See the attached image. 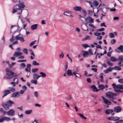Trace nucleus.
I'll return each instance as SVG.
<instances>
[{
  "label": "nucleus",
  "instance_id": "nucleus-1",
  "mask_svg": "<svg viewBox=\"0 0 123 123\" xmlns=\"http://www.w3.org/2000/svg\"><path fill=\"white\" fill-rule=\"evenodd\" d=\"M110 59L111 61L113 62H115L119 60L118 65L120 67H122L123 66V56H119L118 57V59L116 58L114 56H111Z\"/></svg>",
  "mask_w": 123,
  "mask_h": 123
},
{
  "label": "nucleus",
  "instance_id": "nucleus-2",
  "mask_svg": "<svg viewBox=\"0 0 123 123\" xmlns=\"http://www.w3.org/2000/svg\"><path fill=\"white\" fill-rule=\"evenodd\" d=\"M112 86L115 92L118 93L123 92V90H121L123 89V85L119 84L116 85L115 83H113L112 84Z\"/></svg>",
  "mask_w": 123,
  "mask_h": 123
},
{
  "label": "nucleus",
  "instance_id": "nucleus-3",
  "mask_svg": "<svg viewBox=\"0 0 123 123\" xmlns=\"http://www.w3.org/2000/svg\"><path fill=\"white\" fill-rule=\"evenodd\" d=\"M6 74L7 76L6 77L5 76L4 77V79H10L12 78L14 74V73L10 70L8 68H6Z\"/></svg>",
  "mask_w": 123,
  "mask_h": 123
},
{
  "label": "nucleus",
  "instance_id": "nucleus-4",
  "mask_svg": "<svg viewBox=\"0 0 123 123\" xmlns=\"http://www.w3.org/2000/svg\"><path fill=\"white\" fill-rule=\"evenodd\" d=\"M14 103L11 100H9L6 103H2V106L6 110H7L9 109V107L11 106Z\"/></svg>",
  "mask_w": 123,
  "mask_h": 123
},
{
  "label": "nucleus",
  "instance_id": "nucleus-5",
  "mask_svg": "<svg viewBox=\"0 0 123 123\" xmlns=\"http://www.w3.org/2000/svg\"><path fill=\"white\" fill-rule=\"evenodd\" d=\"M18 5V10L21 11L20 12L17 13V14L20 15L22 14V11L24 10V8L25 7V6L24 4L23 3H19L18 5H16V6Z\"/></svg>",
  "mask_w": 123,
  "mask_h": 123
},
{
  "label": "nucleus",
  "instance_id": "nucleus-6",
  "mask_svg": "<svg viewBox=\"0 0 123 123\" xmlns=\"http://www.w3.org/2000/svg\"><path fill=\"white\" fill-rule=\"evenodd\" d=\"M106 96L111 99H114L116 98L117 96L116 93H113L111 92H108L105 93Z\"/></svg>",
  "mask_w": 123,
  "mask_h": 123
},
{
  "label": "nucleus",
  "instance_id": "nucleus-7",
  "mask_svg": "<svg viewBox=\"0 0 123 123\" xmlns=\"http://www.w3.org/2000/svg\"><path fill=\"white\" fill-rule=\"evenodd\" d=\"M94 19L90 17H88L85 19V21H86L85 25L86 26L87 24L89 23H94Z\"/></svg>",
  "mask_w": 123,
  "mask_h": 123
},
{
  "label": "nucleus",
  "instance_id": "nucleus-8",
  "mask_svg": "<svg viewBox=\"0 0 123 123\" xmlns=\"http://www.w3.org/2000/svg\"><path fill=\"white\" fill-rule=\"evenodd\" d=\"M1 118H0V123L3 122L5 121L8 122L10 121L11 120L10 118L5 116H1Z\"/></svg>",
  "mask_w": 123,
  "mask_h": 123
},
{
  "label": "nucleus",
  "instance_id": "nucleus-9",
  "mask_svg": "<svg viewBox=\"0 0 123 123\" xmlns=\"http://www.w3.org/2000/svg\"><path fill=\"white\" fill-rule=\"evenodd\" d=\"M102 98L103 102L104 104L108 105H110L111 104V102L108 99H106L103 96H102Z\"/></svg>",
  "mask_w": 123,
  "mask_h": 123
},
{
  "label": "nucleus",
  "instance_id": "nucleus-10",
  "mask_svg": "<svg viewBox=\"0 0 123 123\" xmlns=\"http://www.w3.org/2000/svg\"><path fill=\"white\" fill-rule=\"evenodd\" d=\"M15 111L13 109H10L9 111L6 112V114L8 115L13 116L15 115Z\"/></svg>",
  "mask_w": 123,
  "mask_h": 123
},
{
  "label": "nucleus",
  "instance_id": "nucleus-11",
  "mask_svg": "<svg viewBox=\"0 0 123 123\" xmlns=\"http://www.w3.org/2000/svg\"><path fill=\"white\" fill-rule=\"evenodd\" d=\"M63 14L65 15L68 16L71 18H73L74 16V15L71 12L67 11L65 12Z\"/></svg>",
  "mask_w": 123,
  "mask_h": 123
},
{
  "label": "nucleus",
  "instance_id": "nucleus-12",
  "mask_svg": "<svg viewBox=\"0 0 123 123\" xmlns=\"http://www.w3.org/2000/svg\"><path fill=\"white\" fill-rule=\"evenodd\" d=\"M13 82H12L10 83L11 85H12L13 87H15L16 86V84H18V78H15L14 79Z\"/></svg>",
  "mask_w": 123,
  "mask_h": 123
},
{
  "label": "nucleus",
  "instance_id": "nucleus-13",
  "mask_svg": "<svg viewBox=\"0 0 123 123\" xmlns=\"http://www.w3.org/2000/svg\"><path fill=\"white\" fill-rule=\"evenodd\" d=\"M108 86L106 85H104L103 84H102L101 85H99L98 86V88L99 89V90H103V89L108 88Z\"/></svg>",
  "mask_w": 123,
  "mask_h": 123
},
{
  "label": "nucleus",
  "instance_id": "nucleus-14",
  "mask_svg": "<svg viewBox=\"0 0 123 123\" xmlns=\"http://www.w3.org/2000/svg\"><path fill=\"white\" fill-rule=\"evenodd\" d=\"M20 92H15L12 94L11 97L12 98H17L20 96Z\"/></svg>",
  "mask_w": 123,
  "mask_h": 123
},
{
  "label": "nucleus",
  "instance_id": "nucleus-15",
  "mask_svg": "<svg viewBox=\"0 0 123 123\" xmlns=\"http://www.w3.org/2000/svg\"><path fill=\"white\" fill-rule=\"evenodd\" d=\"M114 111H115L117 113L120 112L121 111V108L119 106H116L114 108Z\"/></svg>",
  "mask_w": 123,
  "mask_h": 123
},
{
  "label": "nucleus",
  "instance_id": "nucleus-16",
  "mask_svg": "<svg viewBox=\"0 0 123 123\" xmlns=\"http://www.w3.org/2000/svg\"><path fill=\"white\" fill-rule=\"evenodd\" d=\"M22 90H21L20 92V94H23L27 89V87L25 86H23L22 87Z\"/></svg>",
  "mask_w": 123,
  "mask_h": 123
},
{
  "label": "nucleus",
  "instance_id": "nucleus-17",
  "mask_svg": "<svg viewBox=\"0 0 123 123\" xmlns=\"http://www.w3.org/2000/svg\"><path fill=\"white\" fill-rule=\"evenodd\" d=\"M82 52H83L82 55L84 57H86L89 56V54L88 51H83Z\"/></svg>",
  "mask_w": 123,
  "mask_h": 123
},
{
  "label": "nucleus",
  "instance_id": "nucleus-18",
  "mask_svg": "<svg viewBox=\"0 0 123 123\" xmlns=\"http://www.w3.org/2000/svg\"><path fill=\"white\" fill-rule=\"evenodd\" d=\"M38 25L37 24L31 25V29L32 30H34L37 28Z\"/></svg>",
  "mask_w": 123,
  "mask_h": 123
},
{
  "label": "nucleus",
  "instance_id": "nucleus-19",
  "mask_svg": "<svg viewBox=\"0 0 123 123\" xmlns=\"http://www.w3.org/2000/svg\"><path fill=\"white\" fill-rule=\"evenodd\" d=\"M22 55V53L20 52H15L13 56L15 57H18Z\"/></svg>",
  "mask_w": 123,
  "mask_h": 123
},
{
  "label": "nucleus",
  "instance_id": "nucleus-20",
  "mask_svg": "<svg viewBox=\"0 0 123 123\" xmlns=\"http://www.w3.org/2000/svg\"><path fill=\"white\" fill-rule=\"evenodd\" d=\"M113 69V68L110 67L107 68L106 69L104 70V72L105 73L108 74L109 72L112 71Z\"/></svg>",
  "mask_w": 123,
  "mask_h": 123
},
{
  "label": "nucleus",
  "instance_id": "nucleus-21",
  "mask_svg": "<svg viewBox=\"0 0 123 123\" xmlns=\"http://www.w3.org/2000/svg\"><path fill=\"white\" fill-rule=\"evenodd\" d=\"M91 89L93 91L98 92L99 91L97 88L96 87V86L95 85H93L91 86Z\"/></svg>",
  "mask_w": 123,
  "mask_h": 123
},
{
  "label": "nucleus",
  "instance_id": "nucleus-22",
  "mask_svg": "<svg viewBox=\"0 0 123 123\" xmlns=\"http://www.w3.org/2000/svg\"><path fill=\"white\" fill-rule=\"evenodd\" d=\"M4 94L3 96V98L5 96H6L8 94L10 93L11 92L9 90H6L4 91Z\"/></svg>",
  "mask_w": 123,
  "mask_h": 123
},
{
  "label": "nucleus",
  "instance_id": "nucleus-23",
  "mask_svg": "<svg viewBox=\"0 0 123 123\" xmlns=\"http://www.w3.org/2000/svg\"><path fill=\"white\" fill-rule=\"evenodd\" d=\"M74 9L77 11H81L82 9V8L80 6H76L74 7L73 8Z\"/></svg>",
  "mask_w": 123,
  "mask_h": 123
},
{
  "label": "nucleus",
  "instance_id": "nucleus-24",
  "mask_svg": "<svg viewBox=\"0 0 123 123\" xmlns=\"http://www.w3.org/2000/svg\"><path fill=\"white\" fill-rule=\"evenodd\" d=\"M33 77L34 79L37 80L40 78V76L34 73L33 74Z\"/></svg>",
  "mask_w": 123,
  "mask_h": 123
},
{
  "label": "nucleus",
  "instance_id": "nucleus-25",
  "mask_svg": "<svg viewBox=\"0 0 123 123\" xmlns=\"http://www.w3.org/2000/svg\"><path fill=\"white\" fill-rule=\"evenodd\" d=\"M40 75L39 76L40 77H41L42 78H45L46 77V74L43 72H40L39 73Z\"/></svg>",
  "mask_w": 123,
  "mask_h": 123
},
{
  "label": "nucleus",
  "instance_id": "nucleus-26",
  "mask_svg": "<svg viewBox=\"0 0 123 123\" xmlns=\"http://www.w3.org/2000/svg\"><path fill=\"white\" fill-rule=\"evenodd\" d=\"M30 51L31 53V60L33 59L34 58L35 56L34 54V51L32 50H30Z\"/></svg>",
  "mask_w": 123,
  "mask_h": 123
},
{
  "label": "nucleus",
  "instance_id": "nucleus-27",
  "mask_svg": "<svg viewBox=\"0 0 123 123\" xmlns=\"http://www.w3.org/2000/svg\"><path fill=\"white\" fill-rule=\"evenodd\" d=\"M67 73L68 76H72L73 74L72 72V70L70 69L68 70L67 71Z\"/></svg>",
  "mask_w": 123,
  "mask_h": 123
},
{
  "label": "nucleus",
  "instance_id": "nucleus-28",
  "mask_svg": "<svg viewBox=\"0 0 123 123\" xmlns=\"http://www.w3.org/2000/svg\"><path fill=\"white\" fill-rule=\"evenodd\" d=\"M114 111L112 109H107L105 111V113L107 114H110Z\"/></svg>",
  "mask_w": 123,
  "mask_h": 123
},
{
  "label": "nucleus",
  "instance_id": "nucleus-29",
  "mask_svg": "<svg viewBox=\"0 0 123 123\" xmlns=\"http://www.w3.org/2000/svg\"><path fill=\"white\" fill-rule=\"evenodd\" d=\"M32 111V110H27L25 111V113L26 115H29L31 114Z\"/></svg>",
  "mask_w": 123,
  "mask_h": 123
},
{
  "label": "nucleus",
  "instance_id": "nucleus-30",
  "mask_svg": "<svg viewBox=\"0 0 123 123\" xmlns=\"http://www.w3.org/2000/svg\"><path fill=\"white\" fill-rule=\"evenodd\" d=\"M25 67V65L24 63H22L20 65L19 69H20L24 68Z\"/></svg>",
  "mask_w": 123,
  "mask_h": 123
},
{
  "label": "nucleus",
  "instance_id": "nucleus-31",
  "mask_svg": "<svg viewBox=\"0 0 123 123\" xmlns=\"http://www.w3.org/2000/svg\"><path fill=\"white\" fill-rule=\"evenodd\" d=\"M80 69L78 67H77L76 68L75 71L73 72L74 74H76V73L80 71Z\"/></svg>",
  "mask_w": 123,
  "mask_h": 123
},
{
  "label": "nucleus",
  "instance_id": "nucleus-32",
  "mask_svg": "<svg viewBox=\"0 0 123 123\" xmlns=\"http://www.w3.org/2000/svg\"><path fill=\"white\" fill-rule=\"evenodd\" d=\"M99 4L98 2L96 1H93V3L92 4L93 6V7L94 6H98Z\"/></svg>",
  "mask_w": 123,
  "mask_h": 123
},
{
  "label": "nucleus",
  "instance_id": "nucleus-33",
  "mask_svg": "<svg viewBox=\"0 0 123 123\" xmlns=\"http://www.w3.org/2000/svg\"><path fill=\"white\" fill-rule=\"evenodd\" d=\"M32 64L33 65L35 66H38L39 65V63L35 61H33L32 62Z\"/></svg>",
  "mask_w": 123,
  "mask_h": 123
},
{
  "label": "nucleus",
  "instance_id": "nucleus-34",
  "mask_svg": "<svg viewBox=\"0 0 123 123\" xmlns=\"http://www.w3.org/2000/svg\"><path fill=\"white\" fill-rule=\"evenodd\" d=\"M117 49L119 51L123 52V46L121 45L118 47Z\"/></svg>",
  "mask_w": 123,
  "mask_h": 123
},
{
  "label": "nucleus",
  "instance_id": "nucleus-35",
  "mask_svg": "<svg viewBox=\"0 0 123 123\" xmlns=\"http://www.w3.org/2000/svg\"><path fill=\"white\" fill-rule=\"evenodd\" d=\"M34 96L35 98H37L39 97V95L38 93V92L37 91H35L34 92Z\"/></svg>",
  "mask_w": 123,
  "mask_h": 123
},
{
  "label": "nucleus",
  "instance_id": "nucleus-36",
  "mask_svg": "<svg viewBox=\"0 0 123 123\" xmlns=\"http://www.w3.org/2000/svg\"><path fill=\"white\" fill-rule=\"evenodd\" d=\"M91 39V38L89 36H86L85 37L83 38L82 39L83 41H85L86 40H89Z\"/></svg>",
  "mask_w": 123,
  "mask_h": 123
},
{
  "label": "nucleus",
  "instance_id": "nucleus-37",
  "mask_svg": "<svg viewBox=\"0 0 123 123\" xmlns=\"http://www.w3.org/2000/svg\"><path fill=\"white\" fill-rule=\"evenodd\" d=\"M37 80L35 79L32 80L31 81V82L32 84L36 85L37 83Z\"/></svg>",
  "mask_w": 123,
  "mask_h": 123
},
{
  "label": "nucleus",
  "instance_id": "nucleus-38",
  "mask_svg": "<svg viewBox=\"0 0 123 123\" xmlns=\"http://www.w3.org/2000/svg\"><path fill=\"white\" fill-rule=\"evenodd\" d=\"M113 68L116 70H120L121 69V68H120L117 66L114 67V68Z\"/></svg>",
  "mask_w": 123,
  "mask_h": 123
},
{
  "label": "nucleus",
  "instance_id": "nucleus-39",
  "mask_svg": "<svg viewBox=\"0 0 123 123\" xmlns=\"http://www.w3.org/2000/svg\"><path fill=\"white\" fill-rule=\"evenodd\" d=\"M82 46L85 49H86L87 48V47H90L89 46L86 44H83L82 45Z\"/></svg>",
  "mask_w": 123,
  "mask_h": 123
},
{
  "label": "nucleus",
  "instance_id": "nucleus-40",
  "mask_svg": "<svg viewBox=\"0 0 123 123\" xmlns=\"http://www.w3.org/2000/svg\"><path fill=\"white\" fill-rule=\"evenodd\" d=\"M64 57V54L62 52H61L60 54H59V57L60 58L62 59Z\"/></svg>",
  "mask_w": 123,
  "mask_h": 123
},
{
  "label": "nucleus",
  "instance_id": "nucleus-41",
  "mask_svg": "<svg viewBox=\"0 0 123 123\" xmlns=\"http://www.w3.org/2000/svg\"><path fill=\"white\" fill-rule=\"evenodd\" d=\"M38 69L37 68H34L32 69L31 71L32 73H35L38 71Z\"/></svg>",
  "mask_w": 123,
  "mask_h": 123
},
{
  "label": "nucleus",
  "instance_id": "nucleus-42",
  "mask_svg": "<svg viewBox=\"0 0 123 123\" xmlns=\"http://www.w3.org/2000/svg\"><path fill=\"white\" fill-rule=\"evenodd\" d=\"M0 111L1 112H3L4 115H5L6 114V111H5L3 108H0Z\"/></svg>",
  "mask_w": 123,
  "mask_h": 123
},
{
  "label": "nucleus",
  "instance_id": "nucleus-43",
  "mask_svg": "<svg viewBox=\"0 0 123 123\" xmlns=\"http://www.w3.org/2000/svg\"><path fill=\"white\" fill-rule=\"evenodd\" d=\"M10 89V92H14L15 91V88L12 87H9L8 88Z\"/></svg>",
  "mask_w": 123,
  "mask_h": 123
},
{
  "label": "nucleus",
  "instance_id": "nucleus-44",
  "mask_svg": "<svg viewBox=\"0 0 123 123\" xmlns=\"http://www.w3.org/2000/svg\"><path fill=\"white\" fill-rule=\"evenodd\" d=\"M109 36L110 38H113L115 37L114 34L113 33H110L109 34Z\"/></svg>",
  "mask_w": 123,
  "mask_h": 123
},
{
  "label": "nucleus",
  "instance_id": "nucleus-45",
  "mask_svg": "<svg viewBox=\"0 0 123 123\" xmlns=\"http://www.w3.org/2000/svg\"><path fill=\"white\" fill-rule=\"evenodd\" d=\"M23 52L25 54H28L27 50L26 49H24L23 50Z\"/></svg>",
  "mask_w": 123,
  "mask_h": 123
},
{
  "label": "nucleus",
  "instance_id": "nucleus-46",
  "mask_svg": "<svg viewBox=\"0 0 123 123\" xmlns=\"http://www.w3.org/2000/svg\"><path fill=\"white\" fill-rule=\"evenodd\" d=\"M113 121H117L119 120V117H113Z\"/></svg>",
  "mask_w": 123,
  "mask_h": 123
},
{
  "label": "nucleus",
  "instance_id": "nucleus-47",
  "mask_svg": "<svg viewBox=\"0 0 123 123\" xmlns=\"http://www.w3.org/2000/svg\"><path fill=\"white\" fill-rule=\"evenodd\" d=\"M25 71L26 72H29L30 74L31 73V69L26 68L25 69Z\"/></svg>",
  "mask_w": 123,
  "mask_h": 123
},
{
  "label": "nucleus",
  "instance_id": "nucleus-48",
  "mask_svg": "<svg viewBox=\"0 0 123 123\" xmlns=\"http://www.w3.org/2000/svg\"><path fill=\"white\" fill-rule=\"evenodd\" d=\"M79 115L80 117L82 118L86 119V118L84 117L83 115L79 113Z\"/></svg>",
  "mask_w": 123,
  "mask_h": 123
},
{
  "label": "nucleus",
  "instance_id": "nucleus-49",
  "mask_svg": "<svg viewBox=\"0 0 123 123\" xmlns=\"http://www.w3.org/2000/svg\"><path fill=\"white\" fill-rule=\"evenodd\" d=\"M18 8H14L13 9L12 11V13H14L18 11Z\"/></svg>",
  "mask_w": 123,
  "mask_h": 123
},
{
  "label": "nucleus",
  "instance_id": "nucleus-50",
  "mask_svg": "<svg viewBox=\"0 0 123 123\" xmlns=\"http://www.w3.org/2000/svg\"><path fill=\"white\" fill-rule=\"evenodd\" d=\"M116 42V40L114 39H112L110 41L111 43V44H114Z\"/></svg>",
  "mask_w": 123,
  "mask_h": 123
},
{
  "label": "nucleus",
  "instance_id": "nucleus-51",
  "mask_svg": "<svg viewBox=\"0 0 123 123\" xmlns=\"http://www.w3.org/2000/svg\"><path fill=\"white\" fill-rule=\"evenodd\" d=\"M36 41L35 40L34 41H33L31 42V43L30 44V46H32L35 44V43Z\"/></svg>",
  "mask_w": 123,
  "mask_h": 123
},
{
  "label": "nucleus",
  "instance_id": "nucleus-52",
  "mask_svg": "<svg viewBox=\"0 0 123 123\" xmlns=\"http://www.w3.org/2000/svg\"><path fill=\"white\" fill-rule=\"evenodd\" d=\"M75 75V76L76 77H80L81 75H80V74L79 73H76V74H74Z\"/></svg>",
  "mask_w": 123,
  "mask_h": 123
},
{
  "label": "nucleus",
  "instance_id": "nucleus-53",
  "mask_svg": "<svg viewBox=\"0 0 123 123\" xmlns=\"http://www.w3.org/2000/svg\"><path fill=\"white\" fill-rule=\"evenodd\" d=\"M107 63L110 66H112L113 65V64L109 61H107Z\"/></svg>",
  "mask_w": 123,
  "mask_h": 123
},
{
  "label": "nucleus",
  "instance_id": "nucleus-54",
  "mask_svg": "<svg viewBox=\"0 0 123 123\" xmlns=\"http://www.w3.org/2000/svg\"><path fill=\"white\" fill-rule=\"evenodd\" d=\"M88 52H89V55H93V53H92V51L91 49H89Z\"/></svg>",
  "mask_w": 123,
  "mask_h": 123
},
{
  "label": "nucleus",
  "instance_id": "nucleus-55",
  "mask_svg": "<svg viewBox=\"0 0 123 123\" xmlns=\"http://www.w3.org/2000/svg\"><path fill=\"white\" fill-rule=\"evenodd\" d=\"M20 41L21 42L23 43L25 41V40L24 38L22 37H20L19 39Z\"/></svg>",
  "mask_w": 123,
  "mask_h": 123
},
{
  "label": "nucleus",
  "instance_id": "nucleus-56",
  "mask_svg": "<svg viewBox=\"0 0 123 123\" xmlns=\"http://www.w3.org/2000/svg\"><path fill=\"white\" fill-rule=\"evenodd\" d=\"M91 70L93 71L94 72H96L97 71V68H92Z\"/></svg>",
  "mask_w": 123,
  "mask_h": 123
},
{
  "label": "nucleus",
  "instance_id": "nucleus-57",
  "mask_svg": "<svg viewBox=\"0 0 123 123\" xmlns=\"http://www.w3.org/2000/svg\"><path fill=\"white\" fill-rule=\"evenodd\" d=\"M16 64L15 62H12V63L11 64H9V67L11 68L13 65H15Z\"/></svg>",
  "mask_w": 123,
  "mask_h": 123
},
{
  "label": "nucleus",
  "instance_id": "nucleus-58",
  "mask_svg": "<svg viewBox=\"0 0 123 123\" xmlns=\"http://www.w3.org/2000/svg\"><path fill=\"white\" fill-rule=\"evenodd\" d=\"M94 34L96 36H98L100 35H101V33H99L96 32L94 33Z\"/></svg>",
  "mask_w": 123,
  "mask_h": 123
},
{
  "label": "nucleus",
  "instance_id": "nucleus-59",
  "mask_svg": "<svg viewBox=\"0 0 123 123\" xmlns=\"http://www.w3.org/2000/svg\"><path fill=\"white\" fill-rule=\"evenodd\" d=\"M104 28H102L101 29H98L97 31H103L104 30Z\"/></svg>",
  "mask_w": 123,
  "mask_h": 123
},
{
  "label": "nucleus",
  "instance_id": "nucleus-60",
  "mask_svg": "<svg viewBox=\"0 0 123 123\" xmlns=\"http://www.w3.org/2000/svg\"><path fill=\"white\" fill-rule=\"evenodd\" d=\"M26 61V60H19L18 61V62H25Z\"/></svg>",
  "mask_w": 123,
  "mask_h": 123
},
{
  "label": "nucleus",
  "instance_id": "nucleus-61",
  "mask_svg": "<svg viewBox=\"0 0 123 123\" xmlns=\"http://www.w3.org/2000/svg\"><path fill=\"white\" fill-rule=\"evenodd\" d=\"M118 81L120 83H123V79H119L118 80Z\"/></svg>",
  "mask_w": 123,
  "mask_h": 123
},
{
  "label": "nucleus",
  "instance_id": "nucleus-62",
  "mask_svg": "<svg viewBox=\"0 0 123 123\" xmlns=\"http://www.w3.org/2000/svg\"><path fill=\"white\" fill-rule=\"evenodd\" d=\"M87 81L89 83H91V80L90 78H88L87 79Z\"/></svg>",
  "mask_w": 123,
  "mask_h": 123
},
{
  "label": "nucleus",
  "instance_id": "nucleus-63",
  "mask_svg": "<svg viewBox=\"0 0 123 123\" xmlns=\"http://www.w3.org/2000/svg\"><path fill=\"white\" fill-rule=\"evenodd\" d=\"M107 119L111 121H113V117H111L107 118Z\"/></svg>",
  "mask_w": 123,
  "mask_h": 123
},
{
  "label": "nucleus",
  "instance_id": "nucleus-64",
  "mask_svg": "<svg viewBox=\"0 0 123 123\" xmlns=\"http://www.w3.org/2000/svg\"><path fill=\"white\" fill-rule=\"evenodd\" d=\"M32 123H39L38 122V120L35 119L34 121L32 122Z\"/></svg>",
  "mask_w": 123,
  "mask_h": 123
}]
</instances>
